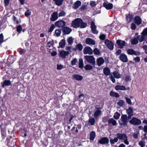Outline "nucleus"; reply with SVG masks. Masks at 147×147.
Returning a JSON list of instances; mask_svg holds the SVG:
<instances>
[{"instance_id": "nucleus-1", "label": "nucleus", "mask_w": 147, "mask_h": 147, "mask_svg": "<svg viewBox=\"0 0 147 147\" xmlns=\"http://www.w3.org/2000/svg\"><path fill=\"white\" fill-rule=\"evenodd\" d=\"M117 137H115L113 139L110 140V142L111 144H114L115 143L117 142L119 139L124 140L125 138H127L126 135L124 133H118L117 134Z\"/></svg>"}, {"instance_id": "nucleus-2", "label": "nucleus", "mask_w": 147, "mask_h": 147, "mask_svg": "<svg viewBox=\"0 0 147 147\" xmlns=\"http://www.w3.org/2000/svg\"><path fill=\"white\" fill-rule=\"evenodd\" d=\"M5 144L8 146L15 147V143L13 141L12 137L11 136H9L7 138L5 141Z\"/></svg>"}, {"instance_id": "nucleus-3", "label": "nucleus", "mask_w": 147, "mask_h": 147, "mask_svg": "<svg viewBox=\"0 0 147 147\" xmlns=\"http://www.w3.org/2000/svg\"><path fill=\"white\" fill-rule=\"evenodd\" d=\"M80 18H78L75 19L71 22L72 26L74 28H77L80 26V23L82 22Z\"/></svg>"}, {"instance_id": "nucleus-4", "label": "nucleus", "mask_w": 147, "mask_h": 147, "mask_svg": "<svg viewBox=\"0 0 147 147\" xmlns=\"http://www.w3.org/2000/svg\"><path fill=\"white\" fill-rule=\"evenodd\" d=\"M84 57L87 62L93 65L95 64L96 63L95 59L93 56L86 55L84 56Z\"/></svg>"}, {"instance_id": "nucleus-5", "label": "nucleus", "mask_w": 147, "mask_h": 147, "mask_svg": "<svg viewBox=\"0 0 147 147\" xmlns=\"http://www.w3.org/2000/svg\"><path fill=\"white\" fill-rule=\"evenodd\" d=\"M105 43L107 47L110 50H112L113 49L114 44L111 41L106 39L105 41Z\"/></svg>"}, {"instance_id": "nucleus-6", "label": "nucleus", "mask_w": 147, "mask_h": 147, "mask_svg": "<svg viewBox=\"0 0 147 147\" xmlns=\"http://www.w3.org/2000/svg\"><path fill=\"white\" fill-rule=\"evenodd\" d=\"M116 43L119 48H122L124 46L126 45V42L125 41L118 40L116 41Z\"/></svg>"}, {"instance_id": "nucleus-7", "label": "nucleus", "mask_w": 147, "mask_h": 147, "mask_svg": "<svg viewBox=\"0 0 147 147\" xmlns=\"http://www.w3.org/2000/svg\"><path fill=\"white\" fill-rule=\"evenodd\" d=\"M109 142V139L107 137L102 138L98 141V143L102 144H107Z\"/></svg>"}, {"instance_id": "nucleus-8", "label": "nucleus", "mask_w": 147, "mask_h": 147, "mask_svg": "<svg viewBox=\"0 0 147 147\" xmlns=\"http://www.w3.org/2000/svg\"><path fill=\"white\" fill-rule=\"evenodd\" d=\"M83 53L84 54H89L91 55L92 54L93 51L90 47H86L84 49Z\"/></svg>"}, {"instance_id": "nucleus-9", "label": "nucleus", "mask_w": 147, "mask_h": 147, "mask_svg": "<svg viewBox=\"0 0 147 147\" xmlns=\"http://www.w3.org/2000/svg\"><path fill=\"white\" fill-rule=\"evenodd\" d=\"M65 24L66 23L63 20H60L56 22L55 24L57 27L62 28L65 25Z\"/></svg>"}, {"instance_id": "nucleus-10", "label": "nucleus", "mask_w": 147, "mask_h": 147, "mask_svg": "<svg viewBox=\"0 0 147 147\" xmlns=\"http://www.w3.org/2000/svg\"><path fill=\"white\" fill-rule=\"evenodd\" d=\"M58 18V13L57 11L54 12L51 15V17L50 19L52 21H54L57 20Z\"/></svg>"}, {"instance_id": "nucleus-11", "label": "nucleus", "mask_w": 147, "mask_h": 147, "mask_svg": "<svg viewBox=\"0 0 147 147\" xmlns=\"http://www.w3.org/2000/svg\"><path fill=\"white\" fill-rule=\"evenodd\" d=\"M91 27L92 32L93 33L97 34L98 31L96 30V27L95 25L94 22L92 21L91 23Z\"/></svg>"}, {"instance_id": "nucleus-12", "label": "nucleus", "mask_w": 147, "mask_h": 147, "mask_svg": "<svg viewBox=\"0 0 147 147\" xmlns=\"http://www.w3.org/2000/svg\"><path fill=\"white\" fill-rule=\"evenodd\" d=\"M103 6L107 10H110L112 9L113 6V5L112 3L106 2L103 3Z\"/></svg>"}, {"instance_id": "nucleus-13", "label": "nucleus", "mask_w": 147, "mask_h": 147, "mask_svg": "<svg viewBox=\"0 0 147 147\" xmlns=\"http://www.w3.org/2000/svg\"><path fill=\"white\" fill-rule=\"evenodd\" d=\"M69 54V52L67 51H62L59 52L60 56L63 58H65L66 56Z\"/></svg>"}, {"instance_id": "nucleus-14", "label": "nucleus", "mask_w": 147, "mask_h": 147, "mask_svg": "<svg viewBox=\"0 0 147 147\" xmlns=\"http://www.w3.org/2000/svg\"><path fill=\"white\" fill-rule=\"evenodd\" d=\"M119 59L124 62H126L128 61V59L127 56L123 53L120 55L119 57Z\"/></svg>"}, {"instance_id": "nucleus-15", "label": "nucleus", "mask_w": 147, "mask_h": 147, "mask_svg": "<svg viewBox=\"0 0 147 147\" xmlns=\"http://www.w3.org/2000/svg\"><path fill=\"white\" fill-rule=\"evenodd\" d=\"M83 48L82 45L80 43H78L76 46L75 47L73 48L72 50L74 51H76L78 50L79 51H81Z\"/></svg>"}, {"instance_id": "nucleus-16", "label": "nucleus", "mask_w": 147, "mask_h": 147, "mask_svg": "<svg viewBox=\"0 0 147 147\" xmlns=\"http://www.w3.org/2000/svg\"><path fill=\"white\" fill-rule=\"evenodd\" d=\"M126 19L128 23L130 22L133 20V16L129 13L126 15Z\"/></svg>"}, {"instance_id": "nucleus-17", "label": "nucleus", "mask_w": 147, "mask_h": 147, "mask_svg": "<svg viewBox=\"0 0 147 147\" xmlns=\"http://www.w3.org/2000/svg\"><path fill=\"white\" fill-rule=\"evenodd\" d=\"M127 53L128 54L131 55H137L139 54V53L138 51H135L132 49H129L127 50Z\"/></svg>"}, {"instance_id": "nucleus-18", "label": "nucleus", "mask_w": 147, "mask_h": 147, "mask_svg": "<svg viewBox=\"0 0 147 147\" xmlns=\"http://www.w3.org/2000/svg\"><path fill=\"white\" fill-rule=\"evenodd\" d=\"M129 122L134 125H139L141 123V120H129Z\"/></svg>"}, {"instance_id": "nucleus-19", "label": "nucleus", "mask_w": 147, "mask_h": 147, "mask_svg": "<svg viewBox=\"0 0 147 147\" xmlns=\"http://www.w3.org/2000/svg\"><path fill=\"white\" fill-rule=\"evenodd\" d=\"M115 89L117 90H127L125 87L123 85H117L115 87Z\"/></svg>"}, {"instance_id": "nucleus-20", "label": "nucleus", "mask_w": 147, "mask_h": 147, "mask_svg": "<svg viewBox=\"0 0 147 147\" xmlns=\"http://www.w3.org/2000/svg\"><path fill=\"white\" fill-rule=\"evenodd\" d=\"M105 62L103 59L100 57L96 59V62L98 66H100L102 64Z\"/></svg>"}, {"instance_id": "nucleus-21", "label": "nucleus", "mask_w": 147, "mask_h": 147, "mask_svg": "<svg viewBox=\"0 0 147 147\" xmlns=\"http://www.w3.org/2000/svg\"><path fill=\"white\" fill-rule=\"evenodd\" d=\"M63 32L64 33V34H69L71 31V29L67 27H65L63 28Z\"/></svg>"}, {"instance_id": "nucleus-22", "label": "nucleus", "mask_w": 147, "mask_h": 147, "mask_svg": "<svg viewBox=\"0 0 147 147\" xmlns=\"http://www.w3.org/2000/svg\"><path fill=\"white\" fill-rule=\"evenodd\" d=\"M86 44L90 45H94L95 44L94 41L90 38H86Z\"/></svg>"}, {"instance_id": "nucleus-23", "label": "nucleus", "mask_w": 147, "mask_h": 147, "mask_svg": "<svg viewBox=\"0 0 147 147\" xmlns=\"http://www.w3.org/2000/svg\"><path fill=\"white\" fill-rule=\"evenodd\" d=\"M1 131L2 138V141H4L6 136V131L5 129H1Z\"/></svg>"}, {"instance_id": "nucleus-24", "label": "nucleus", "mask_w": 147, "mask_h": 147, "mask_svg": "<svg viewBox=\"0 0 147 147\" xmlns=\"http://www.w3.org/2000/svg\"><path fill=\"white\" fill-rule=\"evenodd\" d=\"M11 85V82L9 80H5L3 82L2 86L3 88L6 86H9Z\"/></svg>"}, {"instance_id": "nucleus-25", "label": "nucleus", "mask_w": 147, "mask_h": 147, "mask_svg": "<svg viewBox=\"0 0 147 147\" xmlns=\"http://www.w3.org/2000/svg\"><path fill=\"white\" fill-rule=\"evenodd\" d=\"M73 78L78 80H81L83 79V77L77 74H74L72 76Z\"/></svg>"}, {"instance_id": "nucleus-26", "label": "nucleus", "mask_w": 147, "mask_h": 147, "mask_svg": "<svg viewBox=\"0 0 147 147\" xmlns=\"http://www.w3.org/2000/svg\"><path fill=\"white\" fill-rule=\"evenodd\" d=\"M134 22L136 24L140 25L142 23V20L141 18L139 16H137L134 18Z\"/></svg>"}, {"instance_id": "nucleus-27", "label": "nucleus", "mask_w": 147, "mask_h": 147, "mask_svg": "<svg viewBox=\"0 0 147 147\" xmlns=\"http://www.w3.org/2000/svg\"><path fill=\"white\" fill-rule=\"evenodd\" d=\"M147 37V36H145L143 34H142V33L141 35H138V39L139 40L140 42H142Z\"/></svg>"}, {"instance_id": "nucleus-28", "label": "nucleus", "mask_w": 147, "mask_h": 147, "mask_svg": "<svg viewBox=\"0 0 147 147\" xmlns=\"http://www.w3.org/2000/svg\"><path fill=\"white\" fill-rule=\"evenodd\" d=\"M81 1H77L74 3L73 6V8L74 9H76L78 8L81 5Z\"/></svg>"}, {"instance_id": "nucleus-29", "label": "nucleus", "mask_w": 147, "mask_h": 147, "mask_svg": "<svg viewBox=\"0 0 147 147\" xmlns=\"http://www.w3.org/2000/svg\"><path fill=\"white\" fill-rule=\"evenodd\" d=\"M99 109V108H98L94 113V117L95 118H97L101 115V111Z\"/></svg>"}, {"instance_id": "nucleus-30", "label": "nucleus", "mask_w": 147, "mask_h": 147, "mask_svg": "<svg viewBox=\"0 0 147 147\" xmlns=\"http://www.w3.org/2000/svg\"><path fill=\"white\" fill-rule=\"evenodd\" d=\"M103 71L104 74L106 76L109 75L110 73V70L108 67H105L104 68Z\"/></svg>"}, {"instance_id": "nucleus-31", "label": "nucleus", "mask_w": 147, "mask_h": 147, "mask_svg": "<svg viewBox=\"0 0 147 147\" xmlns=\"http://www.w3.org/2000/svg\"><path fill=\"white\" fill-rule=\"evenodd\" d=\"M96 136L95 132L94 131H91L90 134V140H93Z\"/></svg>"}, {"instance_id": "nucleus-32", "label": "nucleus", "mask_w": 147, "mask_h": 147, "mask_svg": "<svg viewBox=\"0 0 147 147\" xmlns=\"http://www.w3.org/2000/svg\"><path fill=\"white\" fill-rule=\"evenodd\" d=\"M33 121L34 120H26L25 124L26 125L27 127H29L33 124L32 123Z\"/></svg>"}, {"instance_id": "nucleus-33", "label": "nucleus", "mask_w": 147, "mask_h": 147, "mask_svg": "<svg viewBox=\"0 0 147 147\" xmlns=\"http://www.w3.org/2000/svg\"><path fill=\"white\" fill-rule=\"evenodd\" d=\"M110 95L111 96L115 97L116 98H118L119 96V95L118 93L113 91L110 92Z\"/></svg>"}, {"instance_id": "nucleus-34", "label": "nucleus", "mask_w": 147, "mask_h": 147, "mask_svg": "<svg viewBox=\"0 0 147 147\" xmlns=\"http://www.w3.org/2000/svg\"><path fill=\"white\" fill-rule=\"evenodd\" d=\"M113 74L114 77L118 79L121 77V75L117 71H114Z\"/></svg>"}, {"instance_id": "nucleus-35", "label": "nucleus", "mask_w": 147, "mask_h": 147, "mask_svg": "<svg viewBox=\"0 0 147 147\" xmlns=\"http://www.w3.org/2000/svg\"><path fill=\"white\" fill-rule=\"evenodd\" d=\"M66 42L65 39H62L59 43V47L61 48H63L65 45Z\"/></svg>"}, {"instance_id": "nucleus-36", "label": "nucleus", "mask_w": 147, "mask_h": 147, "mask_svg": "<svg viewBox=\"0 0 147 147\" xmlns=\"http://www.w3.org/2000/svg\"><path fill=\"white\" fill-rule=\"evenodd\" d=\"M74 39L72 36L69 37L67 39V42L69 45H72L74 42Z\"/></svg>"}, {"instance_id": "nucleus-37", "label": "nucleus", "mask_w": 147, "mask_h": 147, "mask_svg": "<svg viewBox=\"0 0 147 147\" xmlns=\"http://www.w3.org/2000/svg\"><path fill=\"white\" fill-rule=\"evenodd\" d=\"M108 123L109 125L111 126L115 125L117 124V123L115 120H108Z\"/></svg>"}, {"instance_id": "nucleus-38", "label": "nucleus", "mask_w": 147, "mask_h": 147, "mask_svg": "<svg viewBox=\"0 0 147 147\" xmlns=\"http://www.w3.org/2000/svg\"><path fill=\"white\" fill-rule=\"evenodd\" d=\"M127 120H119V122L121 125H127Z\"/></svg>"}, {"instance_id": "nucleus-39", "label": "nucleus", "mask_w": 147, "mask_h": 147, "mask_svg": "<svg viewBox=\"0 0 147 147\" xmlns=\"http://www.w3.org/2000/svg\"><path fill=\"white\" fill-rule=\"evenodd\" d=\"M81 21L82 22L80 23L79 27L81 28H85L87 26V23L84 22L82 19H81Z\"/></svg>"}, {"instance_id": "nucleus-40", "label": "nucleus", "mask_w": 147, "mask_h": 147, "mask_svg": "<svg viewBox=\"0 0 147 147\" xmlns=\"http://www.w3.org/2000/svg\"><path fill=\"white\" fill-rule=\"evenodd\" d=\"M55 2L56 5L60 6L63 3V0H53Z\"/></svg>"}, {"instance_id": "nucleus-41", "label": "nucleus", "mask_w": 147, "mask_h": 147, "mask_svg": "<svg viewBox=\"0 0 147 147\" xmlns=\"http://www.w3.org/2000/svg\"><path fill=\"white\" fill-rule=\"evenodd\" d=\"M133 111V109L131 107L129 108L127 110V112L128 115H132Z\"/></svg>"}, {"instance_id": "nucleus-42", "label": "nucleus", "mask_w": 147, "mask_h": 147, "mask_svg": "<svg viewBox=\"0 0 147 147\" xmlns=\"http://www.w3.org/2000/svg\"><path fill=\"white\" fill-rule=\"evenodd\" d=\"M5 120H0V128L1 130V129H3V127L5 125Z\"/></svg>"}, {"instance_id": "nucleus-43", "label": "nucleus", "mask_w": 147, "mask_h": 147, "mask_svg": "<svg viewBox=\"0 0 147 147\" xmlns=\"http://www.w3.org/2000/svg\"><path fill=\"white\" fill-rule=\"evenodd\" d=\"M84 66L83 60L82 59H80L79 60V67L80 68H82Z\"/></svg>"}, {"instance_id": "nucleus-44", "label": "nucleus", "mask_w": 147, "mask_h": 147, "mask_svg": "<svg viewBox=\"0 0 147 147\" xmlns=\"http://www.w3.org/2000/svg\"><path fill=\"white\" fill-rule=\"evenodd\" d=\"M66 13L63 10H61L59 14V17L64 16L66 15Z\"/></svg>"}, {"instance_id": "nucleus-45", "label": "nucleus", "mask_w": 147, "mask_h": 147, "mask_svg": "<svg viewBox=\"0 0 147 147\" xmlns=\"http://www.w3.org/2000/svg\"><path fill=\"white\" fill-rule=\"evenodd\" d=\"M131 42L133 45H136L138 43V40L136 38H134L131 40Z\"/></svg>"}, {"instance_id": "nucleus-46", "label": "nucleus", "mask_w": 147, "mask_h": 147, "mask_svg": "<svg viewBox=\"0 0 147 147\" xmlns=\"http://www.w3.org/2000/svg\"><path fill=\"white\" fill-rule=\"evenodd\" d=\"M61 30L60 29H57L55 30V34L56 36H59L61 34Z\"/></svg>"}, {"instance_id": "nucleus-47", "label": "nucleus", "mask_w": 147, "mask_h": 147, "mask_svg": "<svg viewBox=\"0 0 147 147\" xmlns=\"http://www.w3.org/2000/svg\"><path fill=\"white\" fill-rule=\"evenodd\" d=\"M85 69L86 70H90L92 69V67L89 65H86L84 67Z\"/></svg>"}, {"instance_id": "nucleus-48", "label": "nucleus", "mask_w": 147, "mask_h": 147, "mask_svg": "<svg viewBox=\"0 0 147 147\" xmlns=\"http://www.w3.org/2000/svg\"><path fill=\"white\" fill-rule=\"evenodd\" d=\"M120 116V114L119 113L117 112L115 113L114 115V118L116 119H118Z\"/></svg>"}, {"instance_id": "nucleus-49", "label": "nucleus", "mask_w": 147, "mask_h": 147, "mask_svg": "<svg viewBox=\"0 0 147 147\" xmlns=\"http://www.w3.org/2000/svg\"><path fill=\"white\" fill-rule=\"evenodd\" d=\"M78 60L76 58H74L71 61V63L72 65H76V63L78 62Z\"/></svg>"}, {"instance_id": "nucleus-50", "label": "nucleus", "mask_w": 147, "mask_h": 147, "mask_svg": "<svg viewBox=\"0 0 147 147\" xmlns=\"http://www.w3.org/2000/svg\"><path fill=\"white\" fill-rule=\"evenodd\" d=\"M22 29V27L21 25H18L17 27L16 31L20 33Z\"/></svg>"}, {"instance_id": "nucleus-51", "label": "nucleus", "mask_w": 147, "mask_h": 147, "mask_svg": "<svg viewBox=\"0 0 147 147\" xmlns=\"http://www.w3.org/2000/svg\"><path fill=\"white\" fill-rule=\"evenodd\" d=\"M124 103V101L123 100H120L119 102H118L117 103V104L120 106H122Z\"/></svg>"}, {"instance_id": "nucleus-52", "label": "nucleus", "mask_w": 147, "mask_h": 147, "mask_svg": "<svg viewBox=\"0 0 147 147\" xmlns=\"http://www.w3.org/2000/svg\"><path fill=\"white\" fill-rule=\"evenodd\" d=\"M94 53L96 55H99L100 53V52L97 48H95L94 50Z\"/></svg>"}, {"instance_id": "nucleus-53", "label": "nucleus", "mask_w": 147, "mask_h": 147, "mask_svg": "<svg viewBox=\"0 0 147 147\" xmlns=\"http://www.w3.org/2000/svg\"><path fill=\"white\" fill-rule=\"evenodd\" d=\"M13 20L15 22H16V23L18 24L20 22V20H18L17 18L14 16H13Z\"/></svg>"}, {"instance_id": "nucleus-54", "label": "nucleus", "mask_w": 147, "mask_h": 147, "mask_svg": "<svg viewBox=\"0 0 147 147\" xmlns=\"http://www.w3.org/2000/svg\"><path fill=\"white\" fill-rule=\"evenodd\" d=\"M20 131L22 133V135H23L24 133L27 132V131L26 129L25 128H21L20 129Z\"/></svg>"}, {"instance_id": "nucleus-55", "label": "nucleus", "mask_w": 147, "mask_h": 147, "mask_svg": "<svg viewBox=\"0 0 147 147\" xmlns=\"http://www.w3.org/2000/svg\"><path fill=\"white\" fill-rule=\"evenodd\" d=\"M3 41V36L2 34H0V46Z\"/></svg>"}, {"instance_id": "nucleus-56", "label": "nucleus", "mask_w": 147, "mask_h": 147, "mask_svg": "<svg viewBox=\"0 0 147 147\" xmlns=\"http://www.w3.org/2000/svg\"><path fill=\"white\" fill-rule=\"evenodd\" d=\"M139 145L141 147H144L145 146V142L143 141H140L139 142Z\"/></svg>"}, {"instance_id": "nucleus-57", "label": "nucleus", "mask_w": 147, "mask_h": 147, "mask_svg": "<svg viewBox=\"0 0 147 147\" xmlns=\"http://www.w3.org/2000/svg\"><path fill=\"white\" fill-rule=\"evenodd\" d=\"M88 125H94L95 122V120H89Z\"/></svg>"}, {"instance_id": "nucleus-58", "label": "nucleus", "mask_w": 147, "mask_h": 147, "mask_svg": "<svg viewBox=\"0 0 147 147\" xmlns=\"http://www.w3.org/2000/svg\"><path fill=\"white\" fill-rule=\"evenodd\" d=\"M127 102L129 104L131 105L132 102L130 99L128 97H125Z\"/></svg>"}, {"instance_id": "nucleus-59", "label": "nucleus", "mask_w": 147, "mask_h": 147, "mask_svg": "<svg viewBox=\"0 0 147 147\" xmlns=\"http://www.w3.org/2000/svg\"><path fill=\"white\" fill-rule=\"evenodd\" d=\"M142 34H143L145 36L147 35V28L144 29L142 32Z\"/></svg>"}, {"instance_id": "nucleus-60", "label": "nucleus", "mask_w": 147, "mask_h": 147, "mask_svg": "<svg viewBox=\"0 0 147 147\" xmlns=\"http://www.w3.org/2000/svg\"><path fill=\"white\" fill-rule=\"evenodd\" d=\"M105 35L104 34H101L99 36L101 40H104L105 38Z\"/></svg>"}, {"instance_id": "nucleus-61", "label": "nucleus", "mask_w": 147, "mask_h": 147, "mask_svg": "<svg viewBox=\"0 0 147 147\" xmlns=\"http://www.w3.org/2000/svg\"><path fill=\"white\" fill-rule=\"evenodd\" d=\"M54 28V25L53 24H52L50 28L49 32H51L53 31Z\"/></svg>"}, {"instance_id": "nucleus-62", "label": "nucleus", "mask_w": 147, "mask_h": 147, "mask_svg": "<svg viewBox=\"0 0 147 147\" xmlns=\"http://www.w3.org/2000/svg\"><path fill=\"white\" fill-rule=\"evenodd\" d=\"M31 13V12L30 11L28 10L26 11V12L25 13V15L26 16L28 17L30 15Z\"/></svg>"}, {"instance_id": "nucleus-63", "label": "nucleus", "mask_w": 147, "mask_h": 147, "mask_svg": "<svg viewBox=\"0 0 147 147\" xmlns=\"http://www.w3.org/2000/svg\"><path fill=\"white\" fill-rule=\"evenodd\" d=\"M63 68V66L61 65H57V69L58 70H61Z\"/></svg>"}, {"instance_id": "nucleus-64", "label": "nucleus", "mask_w": 147, "mask_h": 147, "mask_svg": "<svg viewBox=\"0 0 147 147\" xmlns=\"http://www.w3.org/2000/svg\"><path fill=\"white\" fill-rule=\"evenodd\" d=\"M136 28V26L135 24L133 23L131 24V28L133 30H135Z\"/></svg>"}]
</instances>
